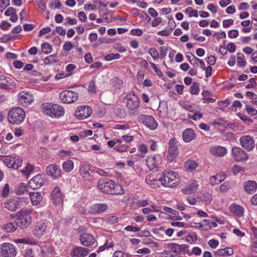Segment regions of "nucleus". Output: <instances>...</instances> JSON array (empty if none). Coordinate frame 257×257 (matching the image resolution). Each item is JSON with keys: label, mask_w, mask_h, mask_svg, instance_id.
I'll return each instance as SVG.
<instances>
[{"label": "nucleus", "mask_w": 257, "mask_h": 257, "mask_svg": "<svg viewBox=\"0 0 257 257\" xmlns=\"http://www.w3.org/2000/svg\"><path fill=\"white\" fill-rule=\"evenodd\" d=\"M29 195L33 205H37L42 201V196L39 192H30Z\"/></svg>", "instance_id": "nucleus-31"}, {"label": "nucleus", "mask_w": 257, "mask_h": 257, "mask_svg": "<svg viewBox=\"0 0 257 257\" xmlns=\"http://www.w3.org/2000/svg\"><path fill=\"white\" fill-rule=\"evenodd\" d=\"M233 253L232 248L227 247L224 249H219L215 252L216 255H231Z\"/></svg>", "instance_id": "nucleus-34"}, {"label": "nucleus", "mask_w": 257, "mask_h": 257, "mask_svg": "<svg viewBox=\"0 0 257 257\" xmlns=\"http://www.w3.org/2000/svg\"><path fill=\"white\" fill-rule=\"evenodd\" d=\"M74 167L73 162L70 160H67L62 164L63 170L66 172H70Z\"/></svg>", "instance_id": "nucleus-35"}, {"label": "nucleus", "mask_w": 257, "mask_h": 257, "mask_svg": "<svg viewBox=\"0 0 257 257\" xmlns=\"http://www.w3.org/2000/svg\"><path fill=\"white\" fill-rule=\"evenodd\" d=\"M239 33L237 30H232L228 33V36L230 38H235L238 36Z\"/></svg>", "instance_id": "nucleus-57"}, {"label": "nucleus", "mask_w": 257, "mask_h": 257, "mask_svg": "<svg viewBox=\"0 0 257 257\" xmlns=\"http://www.w3.org/2000/svg\"><path fill=\"white\" fill-rule=\"evenodd\" d=\"M14 160L15 161L14 163V169H17L19 167L21 166L23 163V160L18 157H14Z\"/></svg>", "instance_id": "nucleus-46"}, {"label": "nucleus", "mask_w": 257, "mask_h": 257, "mask_svg": "<svg viewBox=\"0 0 257 257\" xmlns=\"http://www.w3.org/2000/svg\"><path fill=\"white\" fill-rule=\"evenodd\" d=\"M42 50L44 53L48 54L52 52V48L48 43H44L41 45Z\"/></svg>", "instance_id": "nucleus-41"}, {"label": "nucleus", "mask_w": 257, "mask_h": 257, "mask_svg": "<svg viewBox=\"0 0 257 257\" xmlns=\"http://www.w3.org/2000/svg\"><path fill=\"white\" fill-rule=\"evenodd\" d=\"M257 189V183L255 181L248 180L244 183V191L248 194L255 192Z\"/></svg>", "instance_id": "nucleus-27"}, {"label": "nucleus", "mask_w": 257, "mask_h": 257, "mask_svg": "<svg viewBox=\"0 0 257 257\" xmlns=\"http://www.w3.org/2000/svg\"><path fill=\"white\" fill-rule=\"evenodd\" d=\"M199 91V84L194 82L190 88V92L191 94L195 95L198 94Z\"/></svg>", "instance_id": "nucleus-43"}, {"label": "nucleus", "mask_w": 257, "mask_h": 257, "mask_svg": "<svg viewBox=\"0 0 257 257\" xmlns=\"http://www.w3.org/2000/svg\"><path fill=\"white\" fill-rule=\"evenodd\" d=\"M237 63L239 66L244 67L246 65V62L244 60V55L241 53L237 54Z\"/></svg>", "instance_id": "nucleus-40"}, {"label": "nucleus", "mask_w": 257, "mask_h": 257, "mask_svg": "<svg viewBox=\"0 0 257 257\" xmlns=\"http://www.w3.org/2000/svg\"><path fill=\"white\" fill-rule=\"evenodd\" d=\"M186 240L191 243L197 240V237L195 234H190L187 235Z\"/></svg>", "instance_id": "nucleus-62"}, {"label": "nucleus", "mask_w": 257, "mask_h": 257, "mask_svg": "<svg viewBox=\"0 0 257 257\" xmlns=\"http://www.w3.org/2000/svg\"><path fill=\"white\" fill-rule=\"evenodd\" d=\"M199 198L202 201L207 203H210L212 200L211 194L208 192H202L199 194Z\"/></svg>", "instance_id": "nucleus-36"}, {"label": "nucleus", "mask_w": 257, "mask_h": 257, "mask_svg": "<svg viewBox=\"0 0 257 257\" xmlns=\"http://www.w3.org/2000/svg\"><path fill=\"white\" fill-rule=\"evenodd\" d=\"M184 167L187 170L192 171L196 168L197 164L194 161L188 160L184 163Z\"/></svg>", "instance_id": "nucleus-37"}, {"label": "nucleus", "mask_w": 257, "mask_h": 257, "mask_svg": "<svg viewBox=\"0 0 257 257\" xmlns=\"http://www.w3.org/2000/svg\"><path fill=\"white\" fill-rule=\"evenodd\" d=\"M14 158L8 157L4 160L5 164L8 166L9 168H14Z\"/></svg>", "instance_id": "nucleus-45"}, {"label": "nucleus", "mask_w": 257, "mask_h": 257, "mask_svg": "<svg viewBox=\"0 0 257 257\" xmlns=\"http://www.w3.org/2000/svg\"><path fill=\"white\" fill-rule=\"evenodd\" d=\"M107 208L106 204H95L91 206L88 212L91 214H97L103 212Z\"/></svg>", "instance_id": "nucleus-23"}, {"label": "nucleus", "mask_w": 257, "mask_h": 257, "mask_svg": "<svg viewBox=\"0 0 257 257\" xmlns=\"http://www.w3.org/2000/svg\"><path fill=\"white\" fill-rule=\"evenodd\" d=\"M47 173L48 175L57 179L61 176V170L58 166L55 164H51L47 167Z\"/></svg>", "instance_id": "nucleus-20"}, {"label": "nucleus", "mask_w": 257, "mask_h": 257, "mask_svg": "<svg viewBox=\"0 0 257 257\" xmlns=\"http://www.w3.org/2000/svg\"><path fill=\"white\" fill-rule=\"evenodd\" d=\"M159 180L163 186L174 187L178 184L179 177L175 172L166 170L163 172V176L159 177Z\"/></svg>", "instance_id": "nucleus-3"}, {"label": "nucleus", "mask_w": 257, "mask_h": 257, "mask_svg": "<svg viewBox=\"0 0 257 257\" xmlns=\"http://www.w3.org/2000/svg\"><path fill=\"white\" fill-rule=\"evenodd\" d=\"M34 252L32 248H27L25 250L24 257H34Z\"/></svg>", "instance_id": "nucleus-64"}, {"label": "nucleus", "mask_w": 257, "mask_h": 257, "mask_svg": "<svg viewBox=\"0 0 257 257\" xmlns=\"http://www.w3.org/2000/svg\"><path fill=\"white\" fill-rule=\"evenodd\" d=\"M91 113V108L85 105L78 107L75 112L76 117L79 119H84L88 117Z\"/></svg>", "instance_id": "nucleus-15"}, {"label": "nucleus", "mask_w": 257, "mask_h": 257, "mask_svg": "<svg viewBox=\"0 0 257 257\" xmlns=\"http://www.w3.org/2000/svg\"><path fill=\"white\" fill-rule=\"evenodd\" d=\"M234 21L232 19H226L223 21V27L224 28H228L229 26L233 24Z\"/></svg>", "instance_id": "nucleus-61"}, {"label": "nucleus", "mask_w": 257, "mask_h": 257, "mask_svg": "<svg viewBox=\"0 0 257 257\" xmlns=\"http://www.w3.org/2000/svg\"><path fill=\"white\" fill-rule=\"evenodd\" d=\"M242 171H243V168L237 165H235L232 168V172L234 175H236Z\"/></svg>", "instance_id": "nucleus-54"}, {"label": "nucleus", "mask_w": 257, "mask_h": 257, "mask_svg": "<svg viewBox=\"0 0 257 257\" xmlns=\"http://www.w3.org/2000/svg\"><path fill=\"white\" fill-rule=\"evenodd\" d=\"M10 4V0H0V11L3 12Z\"/></svg>", "instance_id": "nucleus-52"}, {"label": "nucleus", "mask_w": 257, "mask_h": 257, "mask_svg": "<svg viewBox=\"0 0 257 257\" xmlns=\"http://www.w3.org/2000/svg\"><path fill=\"white\" fill-rule=\"evenodd\" d=\"M44 182L43 175L39 174L29 181V185L31 188L35 190L43 186Z\"/></svg>", "instance_id": "nucleus-17"}, {"label": "nucleus", "mask_w": 257, "mask_h": 257, "mask_svg": "<svg viewBox=\"0 0 257 257\" xmlns=\"http://www.w3.org/2000/svg\"><path fill=\"white\" fill-rule=\"evenodd\" d=\"M229 209L231 212L238 217H241L243 214L244 209L243 207L236 204L231 205Z\"/></svg>", "instance_id": "nucleus-30"}, {"label": "nucleus", "mask_w": 257, "mask_h": 257, "mask_svg": "<svg viewBox=\"0 0 257 257\" xmlns=\"http://www.w3.org/2000/svg\"><path fill=\"white\" fill-rule=\"evenodd\" d=\"M88 91L93 93H96V86L94 81H91L89 84Z\"/></svg>", "instance_id": "nucleus-58"}, {"label": "nucleus", "mask_w": 257, "mask_h": 257, "mask_svg": "<svg viewBox=\"0 0 257 257\" xmlns=\"http://www.w3.org/2000/svg\"><path fill=\"white\" fill-rule=\"evenodd\" d=\"M168 155L167 156L168 161L173 162L178 154L177 141L174 138H172L168 143Z\"/></svg>", "instance_id": "nucleus-10"}, {"label": "nucleus", "mask_w": 257, "mask_h": 257, "mask_svg": "<svg viewBox=\"0 0 257 257\" xmlns=\"http://www.w3.org/2000/svg\"><path fill=\"white\" fill-rule=\"evenodd\" d=\"M73 47V44L71 42L67 41L64 44L63 49L66 52H69Z\"/></svg>", "instance_id": "nucleus-48"}, {"label": "nucleus", "mask_w": 257, "mask_h": 257, "mask_svg": "<svg viewBox=\"0 0 257 257\" xmlns=\"http://www.w3.org/2000/svg\"><path fill=\"white\" fill-rule=\"evenodd\" d=\"M80 240L82 245L90 246L94 244L95 240L94 237L89 233H83L80 237Z\"/></svg>", "instance_id": "nucleus-21"}, {"label": "nucleus", "mask_w": 257, "mask_h": 257, "mask_svg": "<svg viewBox=\"0 0 257 257\" xmlns=\"http://www.w3.org/2000/svg\"><path fill=\"white\" fill-rule=\"evenodd\" d=\"M51 199L55 205H59L63 203V196L59 187H56L53 189L51 193Z\"/></svg>", "instance_id": "nucleus-18"}, {"label": "nucleus", "mask_w": 257, "mask_h": 257, "mask_svg": "<svg viewBox=\"0 0 257 257\" xmlns=\"http://www.w3.org/2000/svg\"><path fill=\"white\" fill-rule=\"evenodd\" d=\"M34 167L30 164H27V166L22 171L23 174L25 175H29L32 171H33Z\"/></svg>", "instance_id": "nucleus-42"}, {"label": "nucleus", "mask_w": 257, "mask_h": 257, "mask_svg": "<svg viewBox=\"0 0 257 257\" xmlns=\"http://www.w3.org/2000/svg\"><path fill=\"white\" fill-rule=\"evenodd\" d=\"M146 181L149 185L152 186H156L157 185V186H159L158 183L160 181L159 180V177L158 176V173L156 172H153L147 177ZM154 187L155 188V186H154Z\"/></svg>", "instance_id": "nucleus-24"}, {"label": "nucleus", "mask_w": 257, "mask_h": 257, "mask_svg": "<svg viewBox=\"0 0 257 257\" xmlns=\"http://www.w3.org/2000/svg\"><path fill=\"white\" fill-rule=\"evenodd\" d=\"M89 250L83 247H77L72 250V255L73 257H84L86 255Z\"/></svg>", "instance_id": "nucleus-28"}, {"label": "nucleus", "mask_w": 257, "mask_h": 257, "mask_svg": "<svg viewBox=\"0 0 257 257\" xmlns=\"http://www.w3.org/2000/svg\"><path fill=\"white\" fill-rule=\"evenodd\" d=\"M138 119L139 121L151 130H154L158 126L157 121L151 115L141 114L138 116Z\"/></svg>", "instance_id": "nucleus-11"}, {"label": "nucleus", "mask_w": 257, "mask_h": 257, "mask_svg": "<svg viewBox=\"0 0 257 257\" xmlns=\"http://www.w3.org/2000/svg\"><path fill=\"white\" fill-rule=\"evenodd\" d=\"M78 18L79 20L82 22H84L87 20V17L84 12H80L78 13Z\"/></svg>", "instance_id": "nucleus-59"}, {"label": "nucleus", "mask_w": 257, "mask_h": 257, "mask_svg": "<svg viewBox=\"0 0 257 257\" xmlns=\"http://www.w3.org/2000/svg\"><path fill=\"white\" fill-rule=\"evenodd\" d=\"M41 111L45 114L53 117H59L65 113L63 106L51 102L43 103L41 105Z\"/></svg>", "instance_id": "nucleus-2"}, {"label": "nucleus", "mask_w": 257, "mask_h": 257, "mask_svg": "<svg viewBox=\"0 0 257 257\" xmlns=\"http://www.w3.org/2000/svg\"><path fill=\"white\" fill-rule=\"evenodd\" d=\"M120 56V55L118 53H115V54L112 53V54H109L106 55L105 57V59L106 61H110V60H112L113 59H117L119 58Z\"/></svg>", "instance_id": "nucleus-49"}, {"label": "nucleus", "mask_w": 257, "mask_h": 257, "mask_svg": "<svg viewBox=\"0 0 257 257\" xmlns=\"http://www.w3.org/2000/svg\"><path fill=\"white\" fill-rule=\"evenodd\" d=\"M59 96L61 101L66 103L74 102L78 98V95L76 92L68 90L62 91Z\"/></svg>", "instance_id": "nucleus-9"}, {"label": "nucleus", "mask_w": 257, "mask_h": 257, "mask_svg": "<svg viewBox=\"0 0 257 257\" xmlns=\"http://www.w3.org/2000/svg\"><path fill=\"white\" fill-rule=\"evenodd\" d=\"M137 204L139 207H145L149 205V202L148 200H139Z\"/></svg>", "instance_id": "nucleus-63"}, {"label": "nucleus", "mask_w": 257, "mask_h": 257, "mask_svg": "<svg viewBox=\"0 0 257 257\" xmlns=\"http://www.w3.org/2000/svg\"><path fill=\"white\" fill-rule=\"evenodd\" d=\"M149 53L152 56L154 59H157L159 57L158 51L155 48H150L149 50Z\"/></svg>", "instance_id": "nucleus-47"}, {"label": "nucleus", "mask_w": 257, "mask_h": 257, "mask_svg": "<svg viewBox=\"0 0 257 257\" xmlns=\"http://www.w3.org/2000/svg\"><path fill=\"white\" fill-rule=\"evenodd\" d=\"M0 250L1 256L2 257H15L17 254L14 245L9 242L2 244Z\"/></svg>", "instance_id": "nucleus-8"}, {"label": "nucleus", "mask_w": 257, "mask_h": 257, "mask_svg": "<svg viewBox=\"0 0 257 257\" xmlns=\"http://www.w3.org/2000/svg\"><path fill=\"white\" fill-rule=\"evenodd\" d=\"M33 100V96L28 92L24 91L19 94V101L24 105L29 104Z\"/></svg>", "instance_id": "nucleus-19"}, {"label": "nucleus", "mask_w": 257, "mask_h": 257, "mask_svg": "<svg viewBox=\"0 0 257 257\" xmlns=\"http://www.w3.org/2000/svg\"><path fill=\"white\" fill-rule=\"evenodd\" d=\"M49 223H37L33 229V234L38 237H40L50 231Z\"/></svg>", "instance_id": "nucleus-13"}, {"label": "nucleus", "mask_w": 257, "mask_h": 257, "mask_svg": "<svg viewBox=\"0 0 257 257\" xmlns=\"http://www.w3.org/2000/svg\"><path fill=\"white\" fill-rule=\"evenodd\" d=\"M50 7L54 9H60L62 6L60 1L54 0L51 3H49Z\"/></svg>", "instance_id": "nucleus-51"}, {"label": "nucleus", "mask_w": 257, "mask_h": 257, "mask_svg": "<svg viewBox=\"0 0 257 257\" xmlns=\"http://www.w3.org/2000/svg\"><path fill=\"white\" fill-rule=\"evenodd\" d=\"M159 161L160 157L159 155L149 156L146 160V165L150 170H152L157 167Z\"/></svg>", "instance_id": "nucleus-22"}, {"label": "nucleus", "mask_w": 257, "mask_h": 257, "mask_svg": "<svg viewBox=\"0 0 257 257\" xmlns=\"http://www.w3.org/2000/svg\"><path fill=\"white\" fill-rule=\"evenodd\" d=\"M19 227L17 226V223L16 221L13 222H8L4 225L3 228L7 232H13L15 231L17 227Z\"/></svg>", "instance_id": "nucleus-33"}, {"label": "nucleus", "mask_w": 257, "mask_h": 257, "mask_svg": "<svg viewBox=\"0 0 257 257\" xmlns=\"http://www.w3.org/2000/svg\"><path fill=\"white\" fill-rule=\"evenodd\" d=\"M245 110L247 111V113L249 115H255L257 114V110L255 108L248 105H246Z\"/></svg>", "instance_id": "nucleus-53"}, {"label": "nucleus", "mask_w": 257, "mask_h": 257, "mask_svg": "<svg viewBox=\"0 0 257 257\" xmlns=\"http://www.w3.org/2000/svg\"><path fill=\"white\" fill-rule=\"evenodd\" d=\"M239 142L242 147L248 151H251L255 147L253 138L249 135L241 137Z\"/></svg>", "instance_id": "nucleus-14"}, {"label": "nucleus", "mask_w": 257, "mask_h": 257, "mask_svg": "<svg viewBox=\"0 0 257 257\" xmlns=\"http://www.w3.org/2000/svg\"><path fill=\"white\" fill-rule=\"evenodd\" d=\"M66 22L64 23V25H74L77 23V20L76 19H72L70 17H67L65 19Z\"/></svg>", "instance_id": "nucleus-55"}, {"label": "nucleus", "mask_w": 257, "mask_h": 257, "mask_svg": "<svg viewBox=\"0 0 257 257\" xmlns=\"http://www.w3.org/2000/svg\"><path fill=\"white\" fill-rule=\"evenodd\" d=\"M27 191V187L24 183H21L16 189V193L18 195L23 194Z\"/></svg>", "instance_id": "nucleus-39"}, {"label": "nucleus", "mask_w": 257, "mask_h": 257, "mask_svg": "<svg viewBox=\"0 0 257 257\" xmlns=\"http://www.w3.org/2000/svg\"><path fill=\"white\" fill-rule=\"evenodd\" d=\"M98 188L102 192L111 194H122L124 190L121 185L115 184L111 180L103 179L99 180Z\"/></svg>", "instance_id": "nucleus-1"}, {"label": "nucleus", "mask_w": 257, "mask_h": 257, "mask_svg": "<svg viewBox=\"0 0 257 257\" xmlns=\"http://www.w3.org/2000/svg\"><path fill=\"white\" fill-rule=\"evenodd\" d=\"M196 137V134L194 130L191 128L185 130L182 134L183 141L186 143H189L193 140Z\"/></svg>", "instance_id": "nucleus-26"}, {"label": "nucleus", "mask_w": 257, "mask_h": 257, "mask_svg": "<svg viewBox=\"0 0 257 257\" xmlns=\"http://www.w3.org/2000/svg\"><path fill=\"white\" fill-rule=\"evenodd\" d=\"M31 212V209L22 208L19 212L18 217L16 219L17 226L22 228L27 227L32 222Z\"/></svg>", "instance_id": "nucleus-5"}, {"label": "nucleus", "mask_w": 257, "mask_h": 257, "mask_svg": "<svg viewBox=\"0 0 257 257\" xmlns=\"http://www.w3.org/2000/svg\"><path fill=\"white\" fill-rule=\"evenodd\" d=\"M25 111L21 108L17 107L12 108L8 113L9 122L13 124H20L25 118Z\"/></svg>", "instance_id": "nucleus-4"}, {"label": "nucleus", "mask_w": 257, "mask_h": 257, "mask_svg": "<svg viewBox=\"0 0 257 257\" xmlns=\"http://www.w3.org/2000/svg\"><path fill=\"white\" fill-rule=\"evenodd\" d=\"M210 153L213 156L222 157L227 153V150L225 147L217 146L210 149Z\"/></svg>", "instance_id": "nucleus-25"}, {"label": "nucleus", "mask_w": 257, "mask_h": 257, "mask_svg": "<svg viewBox=\"0 0 257 257\" xmlns=\"http://www.w3.org/2000/svg\"><path fill=\"white\" fill-rule=\"evenodd\" d=\"M16 87V81L9 77L0 76V88L6 90H13Z\"/></svg>", "instance_id": "nucleus-12"}, {"label": "nucleus", "mask_w": 257, "mask_h": 257, "mask_svg": "<svg viewBox=\"0 0 257 257\" xmlns=\"http://www.w3.org/2000/svg\"><path fill=\"white\" fill-rule=\"evenodd\" d=\"M225 178L224 175L218 174L216 175L210 177L209 182L212 186L219 184Z\"/></svg>", "instance_id": "nucleus-32"}, {"label": "nucleus", "mask_w": 257, "mask_h": 257, "mask_svg": "<svg viewBox=\"0 0 257 257\" xmlns=\"http://www.w3.org/2000/svg\"><path fill=\"white\" fill-rule=\"evenodd\" d=\"M201 253V249L198 247H194L193 248L192 251L189 252V250H187V253L189 255H191L192 254H194L196 255H199Z\"/></svg>", "instance_id": "nucleus-50"}, {"label": "nucleus", "mask_w": 257, "mask_h": 257, "mask_svg": "<svg viewBox=\"0 0 257 257\" xmlns=\"http://www.w3.org/2000/svg\"><path fill=\"white\" fill-rule=\"evenodd\" d=\"M127 148L128 146L126 144H118L115 146L114 149L118 152H124Z\"/></svg>", "instance_id": "nucleus-44"}, {"label": "nucleus", "mask_w": 257, "mask_h": 257, "mask_svg": "<svg viewBox=\"0 0 257 257\" xmlns=\"http://www.w3.org/2000/svg\"><path fill=\"white\" fill-rule=\"evenodd\" d=\"M202 95L203 96V99L204 100V103H207L208 98L211 96V93H210L207 90L203 91L202 93Z\"/></svg>", "instance_id": "nucleus-60"}, {"label": "nucleus", "mask_w": 257, "mask_h": 257, "mask_svg": "<svg viewBox=\"0 0 257 257\" xmlns=\"http://www.w3.org/2000/svg\"><path fill=\"white\" fill-rule=\"evenodd\" d=\"M232 153L235 160L237 162H243L248 159V156L245 152L239 147L232 148Z\"/></svg>", "instance_id": "nucleus-16"}, {"label": "nucleus", "mask_w": 257, "mask_h": 257, "mask_svg": "<svg viewBox=\"0 0 257 257\" xmlns=\"http://www.w3.org/2000/svg\"><path fill=\"white\" fill-rule=\"evenodd\" d=\"M229 189V184L228 182H225L222 184L220 186V191L222 192H225Z\"/></svg>", "instance_id": "nucleus-56"}, {"label": "nucleus", "mask_w": 257, "mask_h": 257, "mask_svg": "<svg viewBox=\"0 0 257 257\" xmlns=\"http://www.w3.org/2000/svg\"><path fill=\"white\" fill-rule=\"evenodd\" d=\"M89 167L87 164L83 165L80 169V173L84 178H88L89 176Z\"/></svg>", "instance_id": "nucleus-38"}, {"label": "nucleus", "mask_w": 257, "mask_h": 257, "mask_svg": "<svg viewBox=\"0 0 257 257\" xmlns=\"http://www.w3.org/2000/svg\"><path fill=\"white\" fill-rule=\"evenodd\" d=\"M124 100L126 103V107L130 110H136L139 107L140 100L134 91H131L127 94Z\"/></svg>", "instance_id": "nucleus-7"}, {"label": "nucleus", "mask_w": 257, "mask_h": 257, "mask_svg": "<svg viewBox=\"0 0 257 257\" xmlns=\"http://www.w3.org/2000/svg\"><path fill=\"white\" fill-rule=\"evenodd\" d=\"M27 204V199L24 198H17L7 200L4 203V207L11 211H15Z\"/></svg>", "instance_id": "nucleus-6"}, {"label": "nucleus", "mask_w": 257, "mask_h": 257, "mask_svg": "<svg viewBox=\"0 0 257 257\" xmlns=\"http://www.w3.org/2000/svg\"><path fill=\"white\" fill-rule=\"evenodd\" d=\"M198 187V184H197L196 181H192L189 185L185 188L182 189V192L184 194H189L195 192Z\"/></svg>", "instance_id": "nucleus-29"}]
</instances>
